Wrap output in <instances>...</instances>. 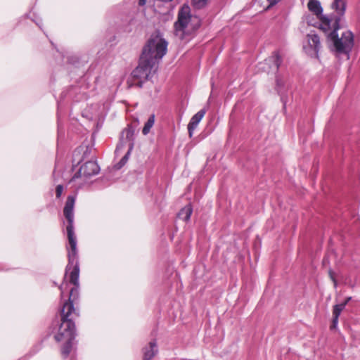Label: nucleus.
Returning a JSON list of instances; mask_svg holds the SVG:
<instances>
[{
  "label": "nucleus",
  "instance_id": "0eeeda50",
  "mask_svg": "<svg viewBox=\"0 0 360 360\" xmlns=\"http://www.w3.org/2000/svg\"><path fill=\"white\" fill-rule=\"evenodd\" d=\"M136 131L132 124H128L127 127L122 131L120 142L115 150L116 155H118L120 151L125 147L129 148V150H133Z\"/></svg>",
  "mask_w": 360,
  "mask_h": 360
},
{
  "label": "nucleus",
  "instance_id": "ddd939ff",
  "mask_svg": "<svg viewBox=\"0 0 360 360\" xmlns=\"http://www.w3.org/2000/svg\"><path fill=\"white\" fill-rule=\"evenodd\" d=\"M307 7L310 11L320 19V25L321 20L326 18L322 16L323 8L321 6V3L318 0H309L307 4Z\"/></svg>",
  "mask_w": 360,
  "mask_h": 360
},
{
  "label": "nucleus",
  "instance_id": "39448f33",
  "mask_svg": "<svg viewBox=\"0 0 360 360\" xmlns=\"http://www.w3.org/2000/svg\"><path fill=\"white\" fill-rule=\"evenodd\" d=\"M198 20L195 16L191 14V8L187 4H184L178 12L177 20L174 23V33L180 39H184L189 26L193 21Z\"/></svg>",
  "mask_w": 360,
  "mask_h": 360
},
{
  "label": "nucleus",
  "instance_id": "20e7f679",
  "mask_svg": "<svg viewBox=\"0 0 360 360\" xmlns=\"http://www.w3.org/2000/svg\"><path fill=\"white\" fill-rule=\"evenodd\" d=\"M320 29L324 32L330 31L328 38L333 41L334 49L337 53L346 55L349 53L354 44L353 34L351 32H343L342 37L339 38L337 32L339 28L331 25V20L328 18H325L321 20Z\"/></svg>",
  "mask_w": 360,
  "mask_h": 360
},
{
  "label": "nucleus",
  "instance_id": "6ab92c4d",
  "mask_svg": "<svg viewBox=\"0 0 360 360\" xmlns=\"http://www.w3.org/2000/svg\"><path fill=\"white\" fill-rule=\"evenodd\" d=\"M207 1L208 0H193V4L197 8H201L207 4Z\"/></svg>",
  "mask_w": 360,
  "mask_h": 360
},
{
  "label": "nucleus",
  "instance_id": "f8f14e48",
  "mask_svg": "<svg viewBox=\"0 0 360 360\" xmlns=\"http://www.w3.org/2000/svg\"><path fill=\"white\" fill-rule=\"evenodd\" d=\"M143 360H152V359L158 354V349L157 343L155 340L149 342L148 346L143 349Z\"/></svg>",
  "mask_w": 360,
  "mask_h": 360
},
{
  "label": "nucleus",
  "instance_id": "5701e85b",
  "mask_svg": "<svg viewBox=\"0 0 360 360\" xmlns=\"http://www.w3.org/2000/svg\"><path fill=\"white\" fill-rule=\"evenodd\" d=\"M59 288H60V295H61V297H63V294H64V291H63V284H62L61 285H60Z\"/></svg>",
  "mask_w": 360,
  "mask_h": 360
},
{
  "label": "nucleus",
  "instance_id": "9b49d317",
  "mask_svg": "<svg viewBox=\"0 0 360 360\" xmlns=\"http://www.w3.org/2000/svg\"><path fill=\"white\" fill-rule=\"evenodd\" d=\"M206 113V111L205 109H202L199 110L196 114H195L191 119L188 124V131L190 137L193 136V131L196 129L198 127L199 122L201 121V120L203 118Z\"/></svg>",
  "mask_w": 360,
  "mask_h": 360
},
{
  "label": "nucleus",
  "instance_id": "aec40b11",
  "mask_svg": "<svg viewBox=\"0 0 360 360\" xmlns=\"http://www.w3.org/2000/svg\"><path fill=\"white\" fill-rule=\"evenodd\" d=\"M63 191V186L58 185L56 188V195L57 198H60Z\"/></svg>",
  "mask_w": 360,
  "mask_h": 360
},
{
  "label": "nucleus",
  "instance_id": "a211bd4d",
  "mask_svg": "<svg viewBox=\"0 0 360 360\" xmlns=\"http://www.w3.org/2000/svg\"><path fill=\"white\" fill-rule=\"evenodd\" d=\"M276 90L278 94H283V86H284V82L281 78H280L279 76L276 77Z\"/></svg>",
  "mask_w": 360,
  "mask_h": 360
},
{
  "label": "nucleus",
  "instance_id": "9d476101",
  "mask_svg": "<svg viewBox=\"0 0 360 360\" xmlns=\"http://www.w3.org/2000/svg\"><path fill=\"white\" fill-rule=\"evenodd\" d=\"M309 48L313 51L311 55H317L321 47L319 37L314 32H310L307 35Z\"/></svg>",
  "mask_w": 360,
  "mask_h": 360
},
{
  "label": "nucleus",
  "instance_id": "dca6fc26",
  "mask_svg": "<svg viewBox=\"0 0 360 360\" xmlns=\"http://www.w3.org/2000/svg\"><path fill=\"white\" fill-rule=\"evenodd\" d=\"M155 123V115H151L147 122L145 123V125L143 128L142 133L144 135H147L149 132L150 129L153 127Z\"/></svg>",
  "mask_w": 360,
  "mask_h": 360
},
{
  "label": "nucleus",
  "instance_id": "7ed1b4c3",
  "mask_svg": "<svg viewBox=\"0 0 360 360\" xmlns=\"http://www.w3.org/2000/svg\"><path fill=\"white\" fill-rule=\"evenodd\" d=\"M60 321L54 327V339L56 342H63L61 353L64 358L68 357L72 348V341L75 338V325L73 319L79 314L71 303L63 304L60 311Z\"/></svg>",
  "mask_w": 360,
  "mask_h": 360
},
{
  "label": "nucleus",
  "instance_id": "2eb2a0df",
  "mask_svg": "<svg viewBox=\"0 0 360 360\" xmlns=\"http://www.w3.org/2000/svg\"><path fill=\"white\" fill-rule=\"evenodd\" d=\"M266 61L269 64L272 63L274 65L273 69L278 70L281 63V58L278 53H274L271 57L266 59Z\"/></svg>",
  "mask_w": 360,
  "mask_h": 360
},
{
  "label": "nucleus",
  "instance_id": "423d86ee",
  "mask_svg": "<svg viewBox=\"0 0 360 360\" xmlns=\"http://www.w3.org/2000/svg\"><path fill=\"white\" fill-rule=\"evenodd\" d=\"M100 167L95 161H88L81 166L79 171L77 172L70 180V183H75L79 179L83 178L84 180L79 184H82L85 179L91 177L98 174Z\"/></svg>",
  "mask_w": 360,
  "mask_h": 360
},
{
  "label": "nucleus",
  "instance_id": "b1692460",
  "mask_svg": "<svg viewBox=\"0 0 360 360\" xmlns=\"http://www.w3.org/2000/svg\"><path fill=\"white\" fill-rule=\"evenodd\" d=\"M146 0H139L140 5H144L146 4Z\"/></svg>",
  "mask_w": 360,
  "mask_h": 360
},
{
  "label": "nucleus",
  "instance_id": "f03ea898",
  "mask_svg": "<svg viewBox=\"0 0 360 360\" xmlns=\"http://www.w3.org/2000/svg\"><path fill=\"white\" fill-rule=\"evenodd\" d=\"M167 41L160 32L153 34L143 46L138 67L131 72L134 78L141 79V83L148 80L152 72H155V65L166 54Z\"/></svg>",
  "mask_w": 360,
  "mask_h": 360
},
{
  "label": "nucleus",
  "instance_id": "6e6552de",
  "mask_svg": "<svg viewBox=\"0 0 360 360\" xmlns=\"http://www.w3.org/2000/svg\"><path fill=\"white\" fill-rule=\"evenodd\" d=\"M331 8L335 13L333 21L331 20V25H335L336 28H340V22L343 19L347 8L346 0H334L330 6Z\"/></svg>",
  "mask_w": 360,
  "mask_h": 360
},
{
  "label": "nucleus",
  "instance_id": "393cba45",
  "mask_svg": "<svg viewBox=\"0 0 360 360\" xmlns=\"http://www.w3.org/2000/svg\"><path fill=\"white\" fill-rule=\"evenodd\" d=\"M330 278H332V279L333 280L334 283H335V281L334 280V278H333V276L330 274Z\"/></svg>",
  "mask_w": 360,
  "mask_h": 360
},
{
  "label": "nucleus",
  "instance_id": "f3484780",
  "mask_svg": "<svg viewBox=\"0 0 360 360\" xmlns=\"http://www.w3.org/2000/svg\"><path fill=\"white\" fill-rule=\"evenodd\" d=\"M132 150H129V148H127V151L125 153V155L122 157V158L120 160V161L117 164L116 168L120 169L122 168L128 161L129 155L131 153Z\"/></svg>",
  "mask_w": 360,
  "mask_h": 360
},
{
  "label": "nucleus",
  "instance_id": "f257e3e1",
  "mask_svg": "<svg viewBox=\"0 0 360 360\" xmlns=\"http://www.w3.org/2000/svg\"><path fill=\"white\" fill-rule=\"evenodd\" d=\"M76 200L75 195H69L67 198L63 209V214L68 221L66 226L68 245V264L65 269V278L70 274V283L74 285L70 289L68 300L63 304L71 303L74 306V302L79 297V266L77 257V239L74 232V207Z\"/></svg>",
  "mask_w": 360,
  "mask_h": 360
},
{
  "label": "nucleus",
  "instance_id": "4468645a",
  "mask_svg": "<svg viewBox=\"0 0 360 360\" xmlns=\"http://www.w3.org/2000/svg\"><path fill=\"white\" fill-rule=\"evenodd\" d=\"M192 212V206L190 204H188L179 211L178 214V217L185 221H188L191 218Z\"/></svg>",
  "mask_w": 360,
  "mask_h": 360
},
{
  "label": "nucleus",
  "instance_id": "4be33fe9",
  "mask_svg": "<svg viewBox=\"0 0 360 360\" xmlns=\"http://www.w3.org/2000/svg\"><path fill=\"white\" fill-rule=\"evenodd\" d=\"M281 0H267L269 6H272L279 2Z\"/></svg>",
  "mask_w": 360,
  "mask_h": 360
},
{
  "label": "nucleus",
  "instance_id": "412c9836",
  "mask_svg": "<svg viewBox=\"0 0 360 360\" xmlns=\"http://www.w3.org/2000/svg\"><path fill=\"white\" fill-rule=\"evenodd\" d=\"M129 124H132L133 127H134V129L136 130L137 127H138V126L139 124V120L137 118H134L133 120V121Z\"/></svg>",
  "mask_w": 360,
  "mask_h": 360
},
{
  "label": "nucleus",
  "instance_id": "1a4fd4ad",
  "mask_svg": "<svg viewBox=\"0 0 360 360\" xmlns=\"http://www.w3.org/2000/svg\"><path fill=\"white\" fill-rule=\"evenodd\" d=\"M351 299H352L351 297H348L345 299V300L343 302L334 306L333 311V321H332V324L330 326L331 329L337 328L338 324L339 316H340L342 311L345 309V306L347 305L348 302L349 300H351Z\"/></svg>",
  "mask_w": 360,
  "mask_h": 360
}]
</instances>
